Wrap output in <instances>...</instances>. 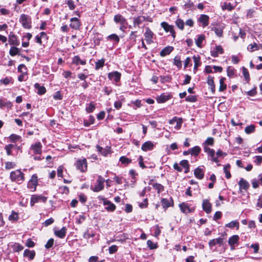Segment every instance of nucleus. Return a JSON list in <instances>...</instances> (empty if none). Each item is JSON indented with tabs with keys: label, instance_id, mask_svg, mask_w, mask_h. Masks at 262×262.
<instances>
[{
	"label": "nucleus",
	"instance_id": "7c9ffc66",
	"mask_svg": "<svg viewBox=\"0 0 262 262\" xmlns=\"http://www.w3.org/2000/svg\"><path fill=\"white\" fill-rule=\"evenodd\" d=\"M73 63L76 65H84L86 64V60L81 59L79 56H75L73 59Z\"/></svg>",
	"mask_w": 262,
	"mask_h": 262
},
{
	"label": "nucleus",
	"instance_id": "4468645a",
	"mask_svg": "<svg viewBox=\"0 0 262 262\" xmlns=\"http://www.w3.org/2000/svg\"><path fill=\"white\" fill-rule=\"evenodd\" d=\"M121 74L117 71H114L108 74V78L110 80H113L116 82H118L120 80Z\"/></svg>",
	"mask_w": 262,
	"mask_h": 262
},
{
	"label": "nucleus",
	"instance_id": "09e8293b",
	"mask_svg": "<svg viewBox=\"0 0 262 262\" xmlns=\"http://www.w3.org/2000/svg\"><path fill=\"white\" fill-rule=\"evenodd\" d=\"M108 39L114 41L116 43H118L120 39L118 36L115 34H113L108 36Z\"/></svg>",
	"mask_w": 262,
	"mask_h": 262
},
{
	"label": "nucleus",
	"instance_id": "e433bc0d",
	"mask_svg": "<svg viewBox=\"0 0 262 262\" xmlns=\"http://www.w3.org/2000/svg\"><path fill=\"white\" fill-rule=\"evenodd\" d=\"M205 39V36L203 35H199L197 39H195V43L197 45V46L199 48L202 47V42Z\"/></svg>",
	"mask_w": 262,
	"mask_h": 262
},
{
	"label": "nucleus",
	"instance_id": "69168bd1",
	"mask_svg": "<svg viewBox=\"0 0 262 262\" xmlns=\"http://www.w3.org/2000/svg\"><path fill=\"white\" fill-rule=\"evenodd\" d=\"M69 9L70 10H74L75 8L74 3L72 0H69L67 3Z\"/></svg>",
	"mask_w": 262,
	"mask_h": 262
},
{
	"label": "nucleus",
	"instance_id": "58836bf2",
	"mask_svg": "<svg viewBox=\"0 0 262 262\" xmlns=\"http://www.w3.org/2000/svg\"><path fill=\"white\" fill-rule=\"evenodd\" d=\"M225 226L230 228L236 227L238 229L239 227V223L236 221H232L228 224H227Z\"/></svg>",
	"mask_w": 262,
	"mask_h": 262
},
{
	"label": "nucleus",
	"instance_id": "37998d69",
	"mask_svg": "<svg viewBox=\"0 0 262 262\" xmlns=\"http://www.w3.org/2000/svg\"><path fill=\"white\" fill-rule=\"evenodd\" d=\"M177 26L181 30H183L184 28V23L183 20L180 18H178L176 21Z\"/></svg>",
	"mask_w": 262,
	"mask_h": 262
},
{
	"label": "nucleus",
	"instance_id": "72a5a7b5",
	"mask_svg": "<svg viewBox=\"0 0 262 262\" xmlns=\"http://www.w3.org/2000/svg\"><path fill=\"white\" fill-rule=\"evenodd\" d=\"M225 78L222 77L220 80L219 91L223 92L227 88V85L225 83Z\"/></svg>",
	"mask_w": 262,
	"mask_h": 262
},
{
	"label": "nucleus",
	"instance_id": "a211bd4d",
	"mask_svg": "<svg viewBox=\"0 0 262 262\" xmlns=\"http://www.w3.org/2000/svg\"><path fill=\"white\" fill-rule=\"evenodd\" d=\"M96 148L97 151L104 156H107L111 151V148L108 146H106L105 148H103L99 145H96Z\"/></svg>",
	"mask_w": 262,
	"mask_h": 262
},
{
	"label": "nucleus",
	"instance_id": "a19ab883",
	"mask_svg": "<svg viewBox=\"0 0 262 262\" xmlns=\"http://www.w3.org/2000/svg\"><path fill=\"white\" fill-rule=\"evenodd\" d=\"M255 126L253 124H251L245 127V132L246 134H249L255 131Z\"/></svg>",
	"mask_w": 262,
	"mask_h": 262
},
{
	"label": "nucleus",
	"instance_id": "c85d7f7f",
	"mask_svg": "<svg viewBox=\"0 0 262 262\" xmlns=\"http://www.w3.org/2000/svg\"><path fill=\"white\" fill-rule=\"evenodd\" d=\"M96 108V103L94 102H91L89 104H86L85 111L88 113H92Z\"/></svg>",
	"mask_w": 262,
	"mask_h": 262
},
{
	"label": "nucleus",
	"instance_id": "c756f323",
	"mask_svg": "<svg viewBox=\"0 0 262 262\" xmlns=\"http://www.w3.org/2000/svg\"><path fill=\"white\" fill-rule=\"evenodd\" d=\"M34 87L37 90V94L39 95H43L46 92V88L43 86L40 85L38 83H36L35 84Z\"/></svg>",
	"mask_w": 262,
	"mask_h": 262
},
{
	"label": "nucleus",
	"instance_id": "9d476101",
	"mask_svg": "<svg viewBox=\"0 0 262 262\" xmlns=\"http://www.w3.org/2000/svg\"><path fill=\"white\" fill-rule=\"evenodd\" d=\"M70 27L74 30H79L81 26V23L79 19L77 17H72L70 19Z\"/></svg>",
	"mask_w": 262,
	"mask_h": 262
},
{
	"label": "nucleus",
	"instance_id": "c9c22d12",
	"mask_svg": "<svg viewBox=\"0 0 262 262\" xmlns=\"http://www.w3.org/2000/svg\"><path fill=\"white\" fill-rule=\"evenodd\" d=\"M104 62L105 59L104 58L97 60L95 63V69L98 70L102 68L104 65Z\"/></svg>",
	"mask_w": 262,
	"mask_h": 262
},
{
	"label": "nucleus",
	"instance_id": "0e129e2a",
	"mask_svg": "<svg viewBox=\"0 0 262 262\" xmlns=\"http://www.w3.org/2000/svg\"><path fill=\"white\" fill-rule=\"evenodd\" d=\"M148 247L150 249H154L157 248L156 245L154 243L151 241L148 240L147 242Z\"/></svg>",
	"mask_w": 262,
	"mask_h": 262
},
{
	"label": "nucleus",
	"instance_id": "412c9836",
	"mask_svg": "<svg viewBox=\"0 0 262 262\" xmlns=\"http://www.w3.org/2000/svg\"><path fill=\"white\" fill-rule=\"evenodd\" d=\"M103 205L106 206L105 209L110 212L114 211L116 209V206L110 201H105Z\"/></svg>",
	"mask_w": 262,
	"mask_h": 262
},
{
	"label": "nucleus",
	"instance_id": "9b49d317",
	"mask_svg": "<svg viewBox=\"0 0 262 262\" xmlns=\"http://www.w3.org/2000/svg\"><path fill=\"white\" fill-rule=\"evenodd\" d=\"M37 177L36 174H33L28 183V187L35 190L36 189V187L37 185Z\"/></svg>",
	"mask_w": 262,
	"mask_h": 262
},
{
	"label": "nucleus",
	"instance_id": "3c124183",
	"mask_svg": "<svg viewBox=\"0 0 262 262\" xmlns=\"http://www.w3.org/2000/svg\"><path fill=\"white\" fill-rule=\"evenodd\" d=\"M227 72L228 76L230 77H233L235 74V69L231 67H228Z\"/></svg>",
	"mask_w": 262,
	"mask_h": 262
},
{
	"label": "nucleus",
	"instance_id": "4d7b16f0",
	"mask_svg": "<svg viewBox=\"0 0 262 262\" xmlns=\"http://www.w3.org/2000/svg\"><path fill=\"white\" fill-rule=\"evenodd\" d=\"M9 139H10V140L12 142H15L16 141L19 140L20 139V137L17 135H15V134H12L11 135H10V136L9 137Z\"/></svg>",
	"mask_w": 262,
	"mask_h": 262
},
{
	"label": "nucleus",
	"instance_id": "2eb2a0df",
	"mask_svg": "<svg viewBox=\"0 0 262 262\" xmlns=\"http://www.w3.org/2000/svg\"><path fill=\"white\" fill-rule=\"evenodd\" d=\"M155 146L154 144L150 141L144 143L141 147V149L144 151L151 150Z\"/></svg>",
	"mask_w": 262,
	"mask_h": 262
},
{
	"label": "nucleus",
	"instance_id": "de8ad7c7",
	"mask_svg": "<svg viewBox=\"0 0 262 262\" xmlns=\"http://www.w3.org/2000/svg\"><path fill=\"white\" fill-rule=\"evenodd\" d=\"M247 50L250 52H253L257 50V44L255 42L249 45L247 47Z\"/></svg>",
	"mask_w": 262,
	"mask_h": 262
},
{
	"label": "nucleus",
	"instance_id": "f704fd0d",
	"mask_svg": "<svg viewBox=\"0 0 262 262\" xmlns=\"http://www.w3.org/2000/svg\"><path fill=\"white\" fill-rule=\"evenodd\" d=\"M169 123L170 124H175V127H179L181 126L182 122L180 120H178L177 117H173L172 119L169 120Z\"/></svg>",
	"mask_w": 262,
	"mask_h": 262
},
{
	"label": "nucleus",
	"instance_id": "8fccbe9b",
	"mask_svg": "<svg viewBox=\"0 0 262 262\" xmlns=\"http://www.w3.org/2000/svg\"><path fill=\"white\" fill-rule=\"evenodd\" d=\"M119 161L122 163V164H129L131 162L132 160L131 159L125 157V156H122L120 158Z\"/></svg>",
	"mask_w": 262,
	"mask_h": 262
},
{
	"label": "nucleus",
	"instance_id": "864d4df0",
	"mask_svg": "<svg viewBox=\"0 0 262 262\" xmlns=\"http://www.w3.org/2000/svg\"><path fill=\"white\" fill-rule=\"evenodd\" d=\"M14 147V145L10 144L5 146V149L7 152V155H11L12 154L11 149Z\"/></svg>",
	"mask_w": 262,
	"mask_h": 262
},
{
	"label": "nucleus",
	"instance_id": "2f4dec72",
	"mask_svg": "<svg viewBox=\"0 0 262 262\" xmlns=\"http://www.w3.org/2000/svg\"><path fill=\"white\" fill-rule=\"evenodd\" d=\"M9 42L10 45L17 46L19 44V41L17 39L15 35H10L9 38Z\"/></svg>",
	"mask_w": 262,
	"mask_h": 262
},
{
	"label": "nucleus",
	"instance_id": "bb28decb",
	"mask_svg": "<svg viewBox=\"0 0 262 262\" xmlns=\"http://www.w3.org/2000/svg\"><path fill=\"white\" fill-rule=\"evenodd\" d=\"M114 21L117 23H119L120 25L123 24H127L125 18L120 14L115 15Z\"/></svg>",
	"mask_w": 262,
	"mask_h": 262
},
{
	"label": "nucleus",
	"instance_id": "49530a36",
	"mask_svg": "<svg viewBox=\"0 0 262 262\" xmlns=\"http://www.w3.org/2000/svg\"><path fill=\"white\" fill-rule=\"evenodd\" d=\"M18 52H19L18 48H17L15 47H12L9 51V54L12 56H14L18 54Z\"/></svg>",
	"mask_w": 262,
	"mask_h": 262
},
{
	"label": "nucleus",
	"instance_id": "dca6fc26",
	"mask_svg": "<svg viewBox=\"0 0 262 262\" xmlns=\"http://www.w3.org/2000/svg\"><path fill=\"white\" fill-rule=\"evenodd\" d=\"M204 167L202 166V167H198L194 170V174L196 178L201 180L204 178Z\"/></svg>",
	"mask_w": 262,
	"mask_h": 262
},
{
	"label": "nucleus",
	"instance_id": "bf43d9fd",
	"mask_svg": "<svg viewBox=\"0 0 262 262\" xmlns=\"http://www.w3.org/2000/svg\"><path fill=\"white\" fill-rule=\"evenodd\" d=\"M174 64L177 66L178 68H181L182 67L181 61L180 60V58L176 56L174 59Z\"/></svg>",
	"mask_w": 262,
	"mask_h": 262
},
{
	"label": "nucleus",
	"instance_id": "5701e85b",
	"mask_svg": "<svg viewBox=\"0 0 262 262\" xmlns=\"http://www.w3.org/2000/svg\"><path fill=\"white\" fill-rule=\"evenodd\" d=\"M240 189L247 190L250 187L249 183L243 178H241L238 182Z\"/></svg>",
	"mask_w": 262,
	"mask_h": 262
},
{
	"label": "nucleus",
	"instance_id": "f3484780",
	"mask_svg": "<svg viewBox=\"0 0 262 262\" xmlns=\"http://www.w3.org/2000/svg\"><path fill=\"white\" fill-rule=\"evenodd\" d=\"M204 150L205 152H206L209 155V156H210L211 157L212 160L213 162H214L215 163L219 162L217 158L215 157V151L213 149H211L209 147H205Z\"/></svg>",
	"mask_w": 262,
	"mask_h": 262
},
{
	"label": "nucleus",
	"instance_id": "e2e57ef3",
	"mask_svg": "<svg viewBox=\"0 0 262 262\" xmlns=\"http://www.w3.org/2000/svg\"><path fill=\"white\" fill-rule=\"evenodd\" d=\"M254 162L257 165H260L262 162V156H256L255 157Z\"/></svg>",
	"mask_w": 262,
	"mask_h": 262
},
{
	"label": "nucleus",
	"instance_id": "680f3d73",
	"mask_svg": "<svg viewBox=\"0 0 262 262\" xmlns=\"http://www.w3.org/2000/svg\"><path fill=\"white\" fill-rule=\"evenodd\" d=\"M54 219L53 218L51 217V218L46 220L44 222V223H43V225H44V226L47 227L49 225H50L52 224H53L54 223Z\"/></svg>",
	"mask_w": 262,
	"mask_h": 262
},
{
	"label": "nucleus",
	"instance_id": "f8f14e48",
	"mask_svg": "<svg viewBox=\"0 0 262 262\" xmlns=\"http://www.w3.org/2000/svg\"><path fill=\"white\" fill-rule=\"evenodd\" d=\"M145 40L147 43H151L153 42L152 38L154 36L153 32L149 29V28H146L145 32L144 33Z\"/></svg>",
	"mask_w": 262,
	"mask_h": 262
},
{
	"label": "nucleus",
	"instance_id": "cd10ccee",
	"mask_svg": "<svg viewBox=\"0 0 262 262\" xmlns=\"http://www.w3.org/2000/svg\"><path fill=\"white\" fill-rule=\"evenodd\" d=\"M239 237L237 235H234L231 236L228 239V244L230 246H233L236 244H237L239 241Z\"/></svg>",
	"mask_w": 262,
	"mask_h": 262
},
{
	"label": "nucleus",
	"instance_id": "052dcab7",
	"mask_svg": "<svg viewBox=\"0 0 262 262\" xmlns=\"http://www.w3.org/2000/svg\"><path fill=\"white\" fill-rule=\"evenodd\" d=\"M137 31H132L130 34L129 39L133 40L134 43H135L136 40V35Z\"/></svg>",
	"mask_w": 262,
	"mask_h": 262
},
{
	"label": "nucleus",
	"instance_id": "79ce46f5",
	"mask_svg": "<svg viewBox=\"0 0 262 262\" xmlns=\"http://www.w3.org/2000/svg\"><path fill=\"white\" fill-rule=\"evenodd\" d=\"M230 168V165L228 164L225 165L224 167V171L226 174V177L227 179H230L231 177L229 169Z\"/></svg>",
	"mask_w": 262,
	"mask_h": 262
},
{
	"label": "nucleus",
	"instance_id": "774afa93",
	"mask_svg": "<svg viewBox=\"0 0 262 262\" xmlns=\"http://www.w3.org/2000/svg\"><path fill=\"white\" fill-rule=\"evenodd\" d=\"M118 250V247L116 245H112L109 248V253L110 254H113L115 253Z\"/></svg>",
	"mask_w": 262,
	"mask_h": 262
},
{
	"label": "nucleus",
	"instance_id": "6e6552de",
	"mask_svg": "<svg viewBox=\"0 0 262 262\" xmlns=\"http://www.w3.org/2000/svg\"><path fill=\"white\" fill-rule=\"evenodd\" d=\"M209 17L206 14H201L198 18V21L201 24L203 28H205L209 25Z\"/></svg>",
	"mask_w": 262,
	"mask_h": 262
},
{
	"label": "nucleus",
	"instance_id": "423d86ee",
	"mask_svg": "<svg viewBox=\"0 0 262 262\" xmlns=\"http://www.w3.org/2000/svg\"><path fill=\"white\" fill-rule=\"evenodd\" d=\"M47 200V198L42 195H33L31 198L30 205L31 206L34 205L35 203L39 202L45 203Z\"/></svg>",
	"mask_w": 262,
	"mask_h": 262
},
{
	"label": "nucleus",
	"instance_id": "603ef678",
	"mask_svg": "<svg viewBox=\"0 0 262 262\" xmlns=\"http://www.w3.org/2000/svg\"><path fill=\"white\" fill-rule=\"evenodd\" d=\"M16 164L12 162H7L5 163V168L8 170L14 168Z\"/></svg>",
	"mask_w": 262,
	"mask_h": 262
},
{
	"label": "nucleus",
	"instance_id": "f257e3e1",
	"mask_svg": "<svg viewBox=\"0 0 262 262\" xmlns=\"http://www.w3.org/2000/svg\"><path fill=\"white\" fill-rule=\"evenodd\" d=\"M10 178L12 181L18 184L21 183L25 180L24 174L19 169L11 171Z\"/></svg>",
	"mask_w": 262,
	"mask_h": 262
},
{
	"label": "nucleus",
	"instance_id": "5fc2aeb1",
	"mask_svg": "<svg viewBox=\"0 0 262 262\" xmlns=\"http://www.w3.org/2000/svg\"><path fill=\"white\" fill-rule=\"evenodd\" d=\"M154 188L157 190L158 193H160V192L163 190V186L158 183H156L153 185Z\"/></svg>",
	"mask_w": 262,
	"mask_h": 262
},
{
	"label": "nucleus",
	"instance_id": "b1692460",
	"mask_svg": "<svg viewBox=\"0 0 262 262\" xmlns=\"http://www.w3.org/2000/svg\"><path fill=\"white\" fill-rule=\"evenodd\" d=\"M66 228L65 227H63L60 230L55 231L54 234L56 236L60 238H63L66 236Z\"/></svg>",
	"mask_w": 262,
	"mask_h": 262
},
{
	"label": "nucleus",
	"instance_id": "473e14b6",
	"mask_svg": "<svg viewBox=\"0 0 262 262\" xmlns=\"http://www.w3.org/2000/svg\"><path fill=\"white\" fill-rule=\"evenodd\" d=\"M150 230L153 235L156 237H157L161 232L160 229L158 225L152 227Z\"/></svg>",
	"mask_w": 262,
	"mask_h": 262
},
{
	"label": "nucleus",
	"instance_id": "c03bdc74",
	"mask_svg": "<svg viewBox=\"0 0 262 262\" xmlns=\"http://www.w3.org/2000/svg\"><path fill=\"white\" fill-rule=\"evenodd\" d=\"M18 219V214L14 211H12L11 214L9 216V220L12 222L16 221Z\"/></svg>",
	"mask_w": 262,
	"mask_h": 262
},
{
	"label": "nucleus",
	"instance_id": "39448f33",
	"mask_svg": "<svg viewBox=\"0 0 262 262\" xmlns=\"http://www.w3.org/2000/svg\"><path fill=\"white\" fill-rule=\"evenodd\" d=\"M75 165L76 168L81 172H85L87 170V162L85 158L78 160L75 163Z\"/></svg>",
	"mask_w": 262,
	"mask_h": 262
},
{
	"label": "nucleus",
	"instance_id": "13d9d810",
	"mask_svg": "<svg viewBox=\"0 0 262 262\" xmlns=\"http://www.w3.org/2000/svg\"><path fill=\"white\" fill-rule=\"evenodd\" d=\"M215 34L218 37H222L223 35V30L221 28H214V29Z\"/></svg>",
	"mask_w": 262,
	"mask_h": 262
},
{
	"label": "nucleus",
	"instance_id": "393cba45",
	"mask_svg": "<svg viewBox=\"0 0 262 262\" xmlns=\"http://www.w3.org/2000/svg\"><path fill=\"white\" fill-rule=\"evenodd\" d=\"M12 106L11 102L7 100L0 99V108L3 109L6 107L10 109Z\"/></svg>",
	"mask_w": 262,
	"mask_h": 262
},
{
	"label": "nucleus",
	"instance_id": "ea45409f",
	"mask_svg": "<svg viewBox=\"0 0 262 262\" xmlns=\"http://www.w3.org/2000/svg\"><path fill=\"white\" fill-rule=\"evenodd\" d=\"M222 9L231 11L234 9V6L230 3H224L222 6Z\"/></svg>",
	"mask_w": 262,
	"mask_h": 262
},
{
	"label": "nucleus",
	"instance_id": "20e7f679",
	"mask_svg": "<svg viewBox=\"0 0 262 262\" xmlns=\"http://www.w3.org/2000/svg\"><path fill=\"white\" fill-rule=\"evenodd\" d=\"M104 181L105 180L101 176H99L97 180L96 184L94 186H91V189L94 192H99L101 191L104 188Z\"/></svg>",
	"mask_w": 262,
	"mask_h": 262
},
{
	"label": "nucleus",
	"instance_id": "ddd939ff",
	"mask_svg": "<svg viewBox=\"0 0 262 262\" xmlns=\"http://www.w3.org/2000/svg\"><path fill=\"white\" fill-rule=\"evenodd\" d=\"M181 211L184 213L192 212L194 210V208H190L188 204L182 203L179 204Z\"/></svg>",
	"mask_w": 262,
	"mask_h": 262
},
{
	"label": "nucleus",
	"instance_id": "1a4fd4ad",
	"mask_svg": "<svg viewBox=\"0 0 262 262\" xmlns=\"http://www.w3.org/2000/svg\"><path fill=\"white\" fill-rule=\"evenodd\" d=\"M30 149L33 151L34 154L40 155L42 152V144L40 142H36L31 145Z\"/></svg>",
	"mask_w": 262,
	"mask_h": 262
},
{
	"label": "nucleus",
	"instance_id": "4be33fe9",
	"mask_svg": "<svg viewBox=\"0 0 262 262\" xmlns=\"http://www.w3.org/2000/svg\"><path fill=\"white\" fill-rule=\"evenodd\" d=\"M223 244V238L222 237L217 238L215 239H213L209 241V245L210 247H212L216 245H219V246H221Z\"/></svg>",
	"mask_w": 262,
	"mask_h": 262
},
{
	"label": "nucleus",
	"instance_id": "f03ea898",
	"mask_svg": "<svg viewBox=\"0 0 262 262\" xmlns=\"http://www.w3.org/2000/svg\"><path fill=\"white\" fill-rule=\"evenodd\" d=\"M19 22L24 28H31V18L29 15L25 14H21L19 18Z\"/></svg>",
	"mask_w": 262,
	"mask_h": 262
},
{
	"label": "nucleus",
	"instance_id": "6e6d98bb",
	"mask_svg": "<svg viewBox=\"0 0 262 262\" xmlns=\"http://www.w3.org/2000/svg\"><path fill=\"white\" fill-rule=\"evenodd\" d=\"M242 69H243V75H244L245 78L246 79V80L249 81L250 79V75H249V72L248 71V70L244 67L242 68Z\"/></svg>",
	"mask_w": 262,
	"mask_h": 262
},
{
	"label": "nucleus",
	"instance_id": "6ab92c4d",
	"mask_svg": "<svg viewBox=\"0 0 262 262\" xmlns=\"http://www.w3.org/2000/svg\"><path fill=\"white\" fill-rule=\"evenodd\" d=\"M165 32H169L172 36V40H174L176 37V33L174 32L173 26L169 25L165 22Z\"/></svg>",
	"mask_w": 262,
	"mask_h": 262
},
{
	"label": "nucleus",
	"instance_id": "7ed1b4c3",
	"mask_svg": "<svg viewBox=\"0 0 262 262\" xmlns=\"http://www.w3.org/2000/svg\"><path fill=\"white\" fill-rule=\"evenodd\" d=\"M151 22V18L148 16H138V17L133 18V26L135 28L139 27L144 21Z\"/></svg>",
	"mask_w": 262,
	"mask_h": 262
},
{
	"label": "nucleus",
	"instance_id": "338daca9",
	"mask_svg": "<svg viewBox=\"0 0 262 262\" xmlns=\"http://www.w3.org/2000/svg\"><path fill=\"white\" fill-rule=\"evenodd\" d=\"M54 244V239L53 238H50L47 243V244L45 245V247L47 249L50 248L52 247Z\"/></svg>",
	"mask_w": 262,
	"mask_h": 262
},
{
	"label": "nucleus",
	"instance_id": "a878e982",
	"mask_svg": "<svg viewBox=\"0 0 262 262\" xmlns=\"http://www.w3.org/2000/svg\"><path fill=\"white\" fill-rule=\"evenodd\" d=\"M35 252L34 250H30L26 249L24 252V256L28 257L30 260H32L34 258Z\"/></svg>",
	"mask_w": 262,
	"mask_h": 262
},
{
	"label": "nucleus",
	"instance_id": "4c0bfd02",
	"mask_svg": "<svg viewBox=\"0 0 262 262\" xmlns=\"http://www.w3.org/2000/svg\"><path fill=\"white\" fill-rule=\"evenodd\" d=\"M190 154L193 156H198L201 151V148L198 146H195L194 147L191 148Z\"/></svg>",
	"mask_w": 262,
	"mask_h": 262
},
{
	"label": "nucleus",
	"instance_id": "aec40b11",
	"mask_svg": "<svg viewBox=\"0 0 262 262\" xmlns=\"http://www.w3.org/2000/svg\"><path fill=\"white\" fill-rule=\"evenodd\" d=\"M203 210L207 213H209L211 211V204L208 200H204L202 204Z\"/></svg>",
	"mask_w": 262,
	"mask_h": 262
},
{
	"label": "nucleus",
	"instance_id": "0eeeda50",
	"mask_svg": "<svg viewBox=\"0 0 262 262\" xmlns=\"http://www.w3.org/2000/svg\"><path fill=\"white\" fill-rule=\"evenodd\" d=\"M223 52V49L220 45H215V47H212L211 49V55L214 57H217L219 54H222Z\"/></svg>",
	"mask_w": 262,
	"mask_h": 262
},
{
	"label": "nucleus",
	"instance_id": "a18cd8bd",
	"mask_svg": "<svg viewBox=\"0 0 262 262\" xmlns=\"http://www.w3.org/2000/svg\"><path fill=\"white\" fill-rule=\"evenodd\" d=\"M193 59L194 62V69H196L199 66H200V57L199 56H194Z\"/></svg>",
	"mask_w": 262,
	"mask_h": 262
}]
</instances>
